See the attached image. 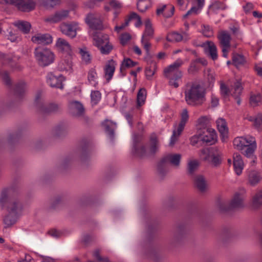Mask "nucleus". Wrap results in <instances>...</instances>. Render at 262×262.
Listing matches in <instances>:
<instances>
[{
	"label": "nucleus",
	"instance_id": "nucleus-38",
	"mask_svg": "<svg viewBox=\"0 0 262 262\" xmlns=\"http://www.w3.org/2000/svg\"><path fill=\"white\" fill-rule=\"evenodd\" d=\"M97 73L94 68L91 69L88 74V79L90 84L94 87H96L98 85L97 81Z\"/></svg>",
	"mask_w": 262,
	"mask_h": 262
},
{
	"label": "nucleus",
	"instance_id": "nucleus-50",
	"mask_svg": "<svg viewBox=\"0 0 262 262\" xmlns=\"http://www.w3.org/2000/svg\"><path fill=\"white\" fill-rule=\"evenodd\" d=\"M199 166V162L196 160H190L188 162V172L191 174L197 169Z\"/></svg>",
	"mask_w": 262,
	"mask_h": 262
},
{
	"label": "nucleus",
	"instance_id": "nucleus-48",
	"mask_svg": "<svg viewBox=\"0 0 262 262\" xmlns=\"http://www.w3.org/2000/svg\"><path fill=\"white\" fill-rule=\"evenodd\" d=\"M202 137L201 130H199L197 134L193 136L190 139V143L192 145H195L198 144L202 145L203 143Z\"/></svg>",
	"mask_w": 262,
	"mask_h": 262
},
{
	"label": "nucleus",
	"instance_id": "nucleus-34",
	"mask_svg": "<svg viewBox=\"0 0 262 262\" xmlns=\"http://www.w3.org/2000/svg\"><path fill=\"white\" fill-rule=\"evenodd\" d=\"M93 40L94 45L99 48L104 45L105 42H107L108 41V36L106 34H95L93 36Z\"/></svg>",
	"mask_w": 262,
	"mask_h": 262
},
{
	"label": "nucleus",
	"instance_id": "nucleus-27",
	"mask_svg": "<svg viewBox=\"0 0 262 262\" xmlns=\"http://www.w3.org/2000/svg\"><path fill=\"white\" fill-rule=\"evenodd\" d=\"M227 8V6L223 2L214 0L211 2L209 7L208 13L217 14L219 10H224Z\"/></svg>",
	"mask_w": 262,
	"mask_h": 262
},
{
	"label": "nucleus",
	"instance_id": "nucleus-18",
	"mask_svg": "<svg viewBox=\"0 0 262 262\" xmlns=\"http://www.w3.org/2000/svg\"><path fill=\"white\" fill-rule=\"evenodd\" d=\"M72 56H63L58 63L57 69L60 71H70L72 68Z\"/></svg>",
	"mask_w": 262,
	"mask_h": 262
},
{
	"label": "nucleus",
	"instance_id": "nucleus-10",
	"mask_svg": "<svg viewBox=\"0 0 262 262\" xmlns=\"http://www.w3.org/2000/svg\"><path fill=\"white\" fill-rule=\"evenodd\" d=\"M78 28V24L75 22L69 24L62 23L60 26V29L62 33L71 38L76 37Z\"/></svg>",
	"mask_w": 262,
	"mask_h": 262
},
{
	"label": "nucleus",
	"instance_id": "nucleus-42",
	"mask_svg": "<svg viewBox=\"0 0 262 262\" xmlns=\"http://www.w3.org/2000/svg\"><path fill=\"white\" fill-rule=\"evenodd\" d=\"M157 70V65L155 63H151L149 66L145 69V74L147 79H151L153 75L155 74Z\"/></svg>",
	"mask_w": 262,
	"mask_h": 262
},
{
	"label": "nucleus",
	"instance_id": "nucleus-29",
	"mask_svg": "<svg viewBox=\"0 0 262 262\" xmlns=\"http://www.w3.org/2000/svg\"><path fill=\"white\" fill-rule=\"evenodd\" d=\"M138 63L134 61L129 58H125L121 62L120 71L122 76H124L126 74L125 70L136 66Z\"/></svg>",
	"mask_w": 262,
	"mask_h": 262
},
{
	"label": "nucleus",
	"instance_id": "nucleus-5",
	"mask_svg": "<svg viewBox=\"0 0 262 262\" xmlns=\"http://www.w3.org/2000/svg\"><path fill=\"white\" fill-rule=\"evenodd\" d=\"M217 37L222 49L223 56L227 58L231 47V35L227 31L221 30L219 32Z\"/></svg>",
	"mask_w": 262,
	"mask_h": 262
},
{
	"label": "nucleus",
	"instance_id": "nucleus-24",
	"mask_svg": "<svg viewBox=\"0 0 262 262\" xmlns=\"http://www.w3.org/2000/svg\"><path fill=\"white\" fill-rule=\"evenodd\" d=\"M71 113L75 117L82 116L84 111L82 104L78 101H72L70 104Z\"/></svg>",
	"mask_w": 262,
	"mask_h": 262
},
{
	"label": "nucleus",
	"instance_id": "nucleus-7",
	"mask_svg": "<svg viewBox=\"0 0 262 262\" xmlns=\"http://www.w3.org/2000/svg\"><path fill=\"white\" fill-rule=\"evenodd\" d=\"M245 191L243 190L240 192H236L227 208L223 207V204L220 206L222 211H228L234 209L243 208L244 206V201L245 198Z\"/></svg>",
	"mask_w": 262,
	"mask_h": 262
},
{
	"label": "nucleus",
	"instance_id": "nucleus-44",
	"mask_svg": "<svg viewBox=\"0 0 262 262\" xmlns=\"http://www.w3.org/2000/svg\"><path fill=\"white\" fill-rule=\"evenodd\" d=\"M261 102V95L258 93L257 94H252L250 98V104L253 107L259 105Z\"/></svg>",
	"mask_w": 262,
	"mask_h": 262
},
{
	"label": "nucleus",
	"instance_id": "nucleus-19",
	"mask_svg": "<svg viewBox=\"0 0 262 262\" xmlns=\"http://www.w3.org/2000/svg\"><path fill=\"white\" fill-rule=\"evenodd\" d=\"M116 62L113 59L109 60L104 67V77L107 82L112 79L116 69Z\"/></svg>",
	"mask_w": 262,
	"mask_h": 262
},
{
	"label": "nucleus",
	"instance_id": "nucleus-23",
	"mask_svg": "<svg viewBox=\"0 0 262 262\" xmlns=\"http://www.w3.org/2000/svg\"><path fill=\"white\" fill-rule=\"evenodd\" d=\"M216 126L222 136V139L225 142L228 137V129L227 126L226 122L223 118L218 119L216 121Z\"/></svg>",
	"mask_w": 262,
	"mask_h": 262
},
{
	"label": "nucleus",
	"instance_id": "nucleus-3",
	"mask_svg": "<svg viewBox=\"0 0 262 262\" xmlns=\"http://www.w3.org/2000/svg\"><path fill=\"white\" fill-rule=\"evenodd\" d=\"M183 64V61L179 58L164 69V75L168 81V85L171 87L178 88L182 84L183 72L179 68Z\"/></svg>",
	"mask_w": 262,
	"mask_h": 262
},
{
	"label": "nucleus",
	"instance_id": "nucleus-43",
	"mask_svg": "<svg viewBox=\"0 0 262 262\" xmlns=\"http://www.w3.org/2000/svg\"><path fill=\"white\" fill-rule=\"evenodd\" d=\"M184 39V37L181 34L177 32H171L167 36V40L171 42H179Z\"/></svg>",
	"mask_w": 262,
	"mask_h": 262
},
{
	"label": "nucleus",
	"instance_id": "nucleus-40",
	"mask_svg": "<svg viewBox=\"0 0 262 262\" xmlns=\"http://www.w3.org/2000/svg\"><path fill=\"white\" fill-rule=\"evenodd\" d=\"M233 64L236 67L244 65L246 62L244 56L241 54L234 53L232 56Z\"/></svg>",
	"mask_w": 262,
	"mask_h": 262
},
{
	"label": "nucleus",
	"instance_id": "nucleus-35",
	"mask_svg": "<svg viewBox=\"0 0 262 262\" xmlns=\"http://www.w3.org/2000/svg\"><path fill=\"white\" fill-rule=\"evenodd\" d=\"M194 184L201 191L203 192L207 188V183L205 178L202 175H198L194 179Z\"/></svg>",
	"mask_w": 262,
	"mask_h": 262
},
{
	"label": "nucleus",
	"instance_id": "nucleus-12",
	"mask_svg": "<svg viewBox=\"0 0 262 262\" xmlns=\"http://www.w3.org/2000/svg\"><path fill=\"white\" fill-rule=\"evenodd\" d=\"M86 24L92 29L101 30L102 29V23L100 16L95 14L90 13L85 18Z\"/></svg>",
	"mask_w": 262,
	"mask_h": 262
},
{
	"label": "nucleus",
	"instance_id": "nucleus-47",
	"mask_svg": "<svg viewBox=\"0 0 262 262\" xmlns=\"http://www.w3.org/2000/svg\"><path fill=\"white\" fill-rule=\"evenodd\" d=\"M246 149L245 151L244 155L247 157H250L253 156V152L256 147V140L255 142L249 143L247 146Z\"/></svg>",
	"mask_w": 262,
	"mask_h": 262
},
{
	"label": "nucleus",
	"instance_id": "nucleus-56",
	"mask_svg": "<svg viewBox=\"0 0 262 262\" xmlns=\"http://www.w3.org/2000/svg\"><path fill=\"white\" fill-rule=\"evenodd\" d=\"M60 0H44L43 5L47 8H53L55 6L58 5Z\"/></svg>",
	"mask_w": 262,
	"mask_h": 262
},
{
	"label": "nucleus",
	"instance_id": "nucleus-9",
	"mask_svg": "<svg viewBox=\"0 0 262 262\" xmlns=\"http://www.w3.org/2000/svg\"><path fill=\"white\" fill-rule=\"evenodd\" d=\"M35 104L38 109L39 111L42 114H49L57 111L59 106L57 104L50 103L45 105L44 103L40 101V94H37L35 99Z\"/></svg>",
	"mask_w": 262,
	"mask_h": 262
},
{
	"label": "nucleus",
	"instance_id": "nucleus-60",
	"mask_svg": "<svg viewBox=\"0 0 262 262\" xmlns=\"http://www.w3.org/2000/svg\"><path fill=\"white\" fill-rule=\"evenodd\" d=\"M110 7L114 10H120L122 8V4L117 0H110L108 2Z\"/></svg>",
	"mask_w": 262,
	"mask_h": 262
},
{
	"label": "nucleus",
	"instance_id": "nucleus-37",
	"mask_svg": "<svg viewBox=\"0 0 262 262\" xmlns=\"http://www.w3.org/2000/svg\"><path fill=\"white\" fill-rule=\"evenodd\" d=\"M14 25L25 34L28 33L31 27L30 23L23 20L15 21L14 23Z\"/></svg>",
	"mask_w": 262,
	"mask_h": 262
},
{
	"label": "nucleus",
	"instance_id": "nucleus-49",
	"mask_svg": "<svg viewBox=\"0 0 262 262\" xmlns=\"http://www.w3.org/2000/svg\"><path fill=\"white\" fill-rule=\"evenodd\" d=\"M91 98L93 105H96L101 99V94L99 91H92Z\"/></svg>",
	"mask_w": 262,
	"mask_h": 262
},
{
	"label": "nucleus",
	"instance_id": "nucleus-16",
	"mask_svg": "<svg viewBox=\"0 0 262 262\" xmlns=\"http://www.w3.org/2000/svg\"><path fill=\"white\" fill-rule=\"evenodd\" d=\"M255 142V138L250 136L245 137H238L235 138L233 142L235 148L239 150H242L249 143Z\"/></svg>",
	"mask_w": 262,
	"mask_h": 262
},
{
	"label": "nucleus",
	"instance_id": "nucleus-25",
	"mask_svg": "<svg viewBox=\"0 0 262 262\" xmlns=\"http://www.w3.org/2000/svg\"><path fill=\"white\" fill-rule=\"evenodd\" d=\"M247 180L250 185L254 186L261 181L262 174L256 170H251L248 174Z\"/></svg>",
	"mask_w": 262,
	"mask_h": 262
},
{
	"label": "nucleus",
	"instance_id": "nucleus-32",
	"mask_svg": "<svg viewBox=\"0 0 262 262\" xmlns=\"http://www.w3.org/2000/svg\"><path fill=\"white\" fill-rule=\"evenodd\" d=\"M246 119L253 122L254 127L259 132L262 131V116L258 114L256 116H248Z\"/></svg>",
	"mask_w": 262,
	"mask_h": 262
},
{
	"label": "nucleus",
	"instance_id": "nucleus-39",
	"mask_svg": "<svg viewBox=\"0 0 262 262\" xmlns=\"http://www.w3.org/2000/svg\"><path fill=\"white\" fill-rule=\"evenodd\" d=\"M146 95L147 92L145 89L141 88L139 90L137 96V104L138 106H141L145 103Z\"/></svg>",
	"mask_w": 262,
	"mask_h": 262
},
{
	"label": "nucleus",
	"instance_id": "nucleus-54",
	"mask_svg": "<svg viewBox=\"0 0 262 262\" xmlns=\"http://www.w3.org/2000/svg\"><path fill=\"white\" fill-rule=\"evenodd\" d=\"M150 151L151 154H154L156 152L158 149V140L155 135H152L150 137Z\"/></svg>",
	"mask_w": 262,
	"mask_h": 262
},
{
	"label": "nucleus",
	"instance_id": "nucleus-14",
	"mask_svg": "<svg viewBox=\"0 0 262 262\" xmlns=\"http://www.w3.org/2000/svg\"><path fill=\"white\" fill-rule=\"evenodd\" d=\"M57 50L66 55H73V50L69 42L62 38H58L56 41Z\"/></svg>",
	"mask_w": 262,
	"mask_h": 262
},
{
	"label": "nucleus",
	"instance_id": "nucleus-20",
	"mask_svg": "<svg viewBox=\"0 0 262 262\" xmlns=\"http://www.w3.org/2000/svg\"><path fill=\"white\" fill-rule=\"evenodd\" d=\"M69 11L62 10L57 11L53 15L45 19V21L50 23H56L65 19L69 16Z\"/></svg>",
	"mask_w": 262,
	"mask_h": 262
},
{
	"label": "nucleus",
	"instance_id": "nucleus-61",
	"mask_svg": "<svg viewBox=\"0 0 262 262\" xmlns=\"http://www.w3.org/2000/svg\"><path fill=\"white\" fill-rule=\"evenodd\" d=\"M201 10H200L196 6H193L191 8L187 11L186 14L184 16V17H186L190 15H196L200 13Z\"/></svg>",
	"mask_w": 262,
	"mask_h": 262
},
{
	"label": "nucleus",
	"instance_id": "nucleus-6",
	"mask_svg": "<svg viewBox=\"0 0 262 262\" xmlns=\"http://www.w3.org/2000/svg\"><path fill=\"white\" fill-rule=\"evenodd\" d=\"M181 159V155L178 154H170L165 156L158 165V169L161 174L163 173V169L167 164H170L176 167L179 166Z\"/></svg>",
	"mask_w": 262,
	"mask_h": 262
},
{
	"label": "nucleus",
	"instance_id": "nucleus-17",
	"mask_svg": "<svg viewBox=\"0 0 262 262\" xmlns=\"http://www.w3.org/2000/svg\"><path fill=\"white\" fill-rule=\"evenodd\" d=\"M133 152L138 157H142L145 155L146 150L144 146L141 144L140 142L141 141V137L135 135L133 137Z\"/></svg>",
	"mask_w": 262,
	"mask_h": 262
},
{
	"label": "nucleus",
	"instance_id": "nucleus-57",
	"mask_svg": "<svg viewBox=\"0 0 262 262\" xmlns=\"http://www.w3.org/2000/svg\"><path fill=\"white\" fill-rule=\"evenodd\" d=\"M150 39L142 38L141 40V45L145 50L147 55L149 53V50L151 47V44L149 41Z\"/></svg>",
	"mask_w": 262,
	"mask_h": 262
},
{
	"label": "nucleus",
	"instance_id": "nucleus-1",
	"mask_svg": "<svg viewBox=\"0 0 262 262\" xmlns=\"http://www.w3.org/2000/svg\"><path fill=\"white\" fill-rule=\"evenodd\" d=\"M12 191L11 188L5 189L2 191L0 196V206L2 208H6L9 213L4 219L6 227H9L16 222V211L18 203L13 197Z\"/></svg>",
	"mask_w": 262,
	"mask_h": 262
},
{
	"label": "nucleus",
	"instance_id": "nucleus-53",
	"mask_svg": "<svg viewBox=\"0 0 262 262\" xmlns=\"http://www.w3.org/2000/svg\"><path fill=\"white\" fill-rule=\"evenodd\" d=\"M26 89V85L25 82H21L18 83L15 86V94L17 96H20L25 92Z\"/></svg>",
	"mask_w": 262,
	"mask_h": 262
},
{
	"label": "nucleus",
	"instance_id": "nucleus-22",
	"mask_svg": "<svg viewBox=\"0 0 262 262\" xmlns=\"http://www.w3.org/2000/svg\"><path fill=\"white\" fill-rule=\"evenodd\" d=\"M233 158L234 170L237 176H240L244 168V163L242 156L238 153H235Z\"/></svg>",
	"mask_w": 262,
	"mask_h": 262
},
{
	"label": "nucleus",
	"instance_id": "nucleus-36",
	"mask_svg": "<svg viewBox=\"0 0 262 262\" xmlns=\"http://www.w3.org/2000/svg\"><path fill=\"white\" fill-rule=\"evenodd\" d=\"M207 47L206 50L208 53L209 56L213 60L217 59V48L215 44L212 41H208L207 42Z\"/></svg>",
	"mask_w": 262,
	"mask_h": 262
},
{
	"label": "nucleus",
	"instance_id": "nucleus-11",
	"mask_svg": "<svg viewBox=\"0 0 262 262\" xmlns=\"http://www.w3.org/2000/svg\"><path fill=\"white\" fill-rule=\"evenodd\" d=\"M201 154L204 156L203 159L211 163L214 166H217L221 163V158L219 155H215L212 150L208 148L201 150Z\"/></svg>",
	"mask_w": 262,
	"mask_h": 262
},
{
	"label": "nucleus",
	"instance_id": "nucleus-45",
	"mask_svg": "<svg viewBox=\"0 0 262 262\" xmlns=\"http://www.w3.org/2000/svg\"><path fill=\"white\" fill-rule=\"evenodd\" d=\"M262 205V190L258 191L253 197L252 205L255 208H258Z\"/></svg>",
	"mask_w": 262,
	"mask_h": 262
},
{
	"label": "nucleus",
	"instance_id": "nucleus-30",
	"mask_svg": "<svg viewBox=\"0 0 262 262\" xmlns=\"http://www.w3.org/2000/svg\"><path fill=\"white\" fill-rule=\"evenodd\" d=\"M154 29L149 19H146L145 21V30L142 38L151 39L154 37Z\"/></svg>",
	"mask_w": 262,
	"mask_h": 262
},
{
	"label": "nucleus",
	"instance_id": "nucleus-15",
	"mask_svg": "<svg viewBox=\"0 0 262 262\" xmlns=\"http://www.w3.org/2000/svg\"><path fill=\"white\" fill-rule=\"evenodd\" d=\"M63 77L61 75H55L53 73H49L47 75V82L52 88L63 89Z\"/></svg>",
	"mask_w": 262,
	"mask_h": 262
},
{
	"label": "nucleus",
	"instance_id": "nucleus-46",
	"mask_svg": "<svg viewBox=\"0 0 262 262\" xmlns=\"http://www.w3.org/2000/svg\"><path fill=\"white\" fill-rule=\"evenodd\" d=\"M151 6L150 2L148 0H140L137 3V8L141 12H144Z\"/></svg>",
	"mask_w": 262,
	"mask_h": 262
},
{
	"label": "nucleus",
	"instance_id": "nucleus-31",
	"mask_svg": "<svg viewBox=\"0 0 262 262\" xmlns=\"http://www.w3.org/2000/svg\"><path fill=\"white\" fill-rule=\"evenodd\" d=\"M185 125L181 124H179L178 126H176V128L173 129L172 135L170 138L169 145L173 146L178 140L179 137L181 134L182 131L184 128Z\"/></svg>",
	"mask_w": 262,
	"mask_h": 262
},
{
	"label": "nucleus",
	"instance_id": "nucleus-13",
	"mask_svg": "<svg viewBox=\"0 0 262 262\" xmlns=\"http://www.w3.org/2000/svg\"><path fill=\"white\" fill-rule=\"evenodd\" d=\"M200 130L203 144L212 145L215 143L217 140V136L214 129L207 128Z\"/></svg>",
	"mask_w": 262,
	"mask_h": 262
},
{
	"label": "nucleus",
	"instance_id": "nucleus-8",
	"mask_svg": "<svg viewBox=\"0 0 262 262\" xmlns=\"http://www.w3.org/2000/svg\"><path fill=\"white\" fill-rule=\"evenodd\" d=\"M7 3L15 5L17 8L23 12H30L33 10L36 3L33 0H5Z\"/></svg>",
	"mask_w": 262,
	"mask_h": 262
},
{
	"label": "nucleus",
	"instance_id": "nucleus-28",
	"mask_svg": "<svg viewBox=\"0 0 262 262\" xmlns=\"http://www.w3.org/2000/svg\"><path fill=\"white\" fill-rule=\"evenodd\" d=\"M174 11V8L173 6H166L165 5L159 7L157 9L156 12L158 15L162 14L165 17L168 18L172 16Z\"/></svg>",
	"mask_w": 262,
	"mask_h": 262
},
{
	"label": "nucleus",
	"instance_id": "nucleus-51",
	"mask_svg": "<svg viewBox=\"0 0 262 262\" xmlns=\"http://www.w3.org/2000/svg\"><path fill=\"white\" fill-rule=\"evenodd\" d=\"M131 39V35L127 32L121 34L119 37L120 43L123 46L127 45Z\"/></svg>",
	"mask_w": 262,
	"mask_h": 262
},
{
	"label": "nucleus",
	"instance_id": "nucleus-55",
	"mask_svg": "<svg viewBox=\"0 0 262 262\" xmlns=\"http://www.w3.org/2000/svg\"><path fill=\"white\" fill-rule=\"evenodd\" d=\"M199 69L200 67L198 65V63L194 60L191 62L187 71L189 74H194L197 72Z\"/></svg>",
	"mask_w": 262,
	"mask_h": 262
},
{
	"label": "nucleus",
	"instance_id": "nucleus-41",
	"mask_svg": "<svg viewBox=\"0 0 262 262\" xmlns=\"http://www.w3.org/2000/svg\"><path fill=\"white\" fill-rule=\"evenodd\" d=\"M79 54L81 55V59L83 62L85 63H90L91 61V56L89 52L88 51L85 47L80 49Z\"/></svg>",
	"mask_w": 262,
	"mask_h": 262
},
{
	"label": "nucleus",
	"instance_id": "nucleus-52",
	"mask_svg": "<svg viewBox=\"0 0 262 262\" xmlns=\"http://www.w3.org/2000/svg\"><path fill=\"white\" fill-rule=\"evenodd\" d=\"M100 52L103 54H108L113 49V46L110 44L109 41L105 42L104 44L98 48Z\"/></svg>",
	"mask_w": 262,
	"mask_h": 262
},
{
	"label": "nucleus",
	"instance_id": "nucleus-33",
	"mask_svg": "<svg viewBox=\"0 0 262 262\" xmlns=\"http://www.w3.org/2000/svg\"><path fill=\"white\" fill-rule=\"evenodd\" d=\"M102 125L104 126L106 133H107L111 138H113L114 135V130L116 128V123L113 122L106 120L102 122Z\"/></svg>",
	"mask_w": 262,
	"mask_h": 262
},
{
	"label": "nucleus",
	"instance_id": "nucleus-58",
	"mask_svg": "<svg viewBox=\"0 0 262 262\" xmlns=\"http://www.w3.org/2000/svg\"><path fill=\"white\" fill-rule=\"evenodd\" d=\"M189 115L188 112L186 109H184L181 115V121L179 123L185 126L186 123L188 120Z\"/></svg>",
	"mask_w": 262,
	"mask_h": 262
},
{
	"label": "nucleus",
	"instance_id": "nucleus-62",
	"mask_svg": "<svg viewBox=\"0 0 262 262\" xmlns=\"http://www.w3.org/2000/svg\"><path fill=\"white\" fill-rule=\"evenodd\" d=\"M0 59L4 64L10 63L12 60L11 57L9 55H6L1 53H0Z\"/></svg>",
	"mask_w": 262,
	"mask_h": 262
},
{
	"label": "nucleus",
	"instance_id": "nucleus-63",
	"mask_svg": "<svg viewBox=\"0 0 262 262\" xmlns=\"http://www.w3.org/2000/svg\"><path fill=\"white\" fill-rule=\"evenodd\" d=\"M220 91L221 95L224 96L228 95L229 92L228 88L224 83H221Z\"/></svg>",
	"mask_w": 262,
	"mask_h": 262
},
{
	"label": "nucleus",
	"instance_id": "nucleus-21",
	"mask_svg": "<svg viewBox=\"0 0 262 262\" xmlns=\"http://www.w3.org/2000/svg\"><path fill=\"white\" fill-rule=\"evenodd\" d=\"M31 40L35 43L47 45L52 42V37L49 34L38 33L32 36Z\"/></svg>",
	"mask_w": 262,
	"mask_h": 262
},
{
	"label": "nucleus",
	"instance_id": "nucleus-4",
	"mask_svg": "<svg viewBox=\"0 0 262 262\" xmlns=\"http://www.w3.org/2000/svg\"><path fill=\"white\" fill-rule=\"evenodd\" d=\"M34 53L39 64L41 66H48L54 60L53 53L48 48H37Z\"/></svg>",
	"mask_w": 262,
	"mask_h": 262
},
{
	"label": "nucleus",
	"instance_id": "nucleus-2",
	"mask_svg": "<svg viewBox=\"0 0 262 262\" xmlns=\"http://www.w3.org/2000/svg\"><path fill=\"white\" fill-rule=\"evenodd\" d=\"M206 90L201 84L193 82L187 83L184 91L186 103L192 106L202 105L206 100Z\"/></svg>",
	"mask_w": 262,
	"mask_h": 262
},
{
	"label": "nucleus",
	"instance_id": "nucleus-26",
	"mask_svg": "<svg viewBox=\"0 0 262 262\" xmlns=\"http://www.w3.org/2000/svg\"><path fill=\"white\" fill-rule=\"evenodd\" d=\"M243 89V88L241 82L237 81L234 83L230 90L231 95L237 100V103L238 105H240L241 104L239 96L242 94Z\"/></svg>",
	"mask_w": 262,
	"mask_h": 262
},
{
	"label": "nucleus",
	"instance_id": "nucleus-59",
	"mask_svg": "<svg viewBox=\"0 0 262 262\" xmlns=\"http://www.w3.org/2000/svg\"><path fill=\"white\" fill-rule=\"evenodd\" d=\"M202 29L203 34L204 36L210 37L213 36V31L209 26L203 25Z\"/></svg>",
	"mask_w": 262,
	"mask_h": 262
},
{
	"label": "nucleus",
	"instance_id": "nucleus-64",
	"mask_svg": "<svg viewBox=\"0 0 262 262\" xmlns=\"http://www.w3.org/2000/svg\"><path fill=\"white\" fill-rule=\"evenodd\" d=\"M17 35L16 33H15V31L11 30L9 32V34L8 35V38L9 39L11 42H15L17 39Z\"/></svg>",
	"mask_w": 262,
	"mask_h": 262
}]
</instances>
